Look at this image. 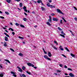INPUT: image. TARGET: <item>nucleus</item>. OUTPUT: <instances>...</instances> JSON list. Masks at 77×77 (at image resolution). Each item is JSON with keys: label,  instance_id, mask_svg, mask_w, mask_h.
Here are the masks:
<instances>
[{"label": "nucleus", "instance_id": "1", "mask_svg": "<svg viewBox=\"0 0 77 77\" xmlns=\"http://www.w3.org/2000/svg\"><path fill=\"white\" fill-rule=\"evenodd\" d=\"M27 65L29 66H32V67H34V68L35 69H37V67L36 66H34V65L33 64L30 63H28Z\"/></svg>", "mask_w": 77, "mask_h": 77}, {"label": "nucleus", "instance_id": "2", "mask_svg": "<svg viewBox=\"0 0 77 77\" xmlns=\"http://www.w3.org/2000/svg\"><path fill=\"white\" fill-rule=\"evenodd\" d=\"M44 57L45 59H47V60H51V59L50 58H49L48 56L46 55H44Z\"/></svg>", "mask_w": 77, "mask_h": 77}, {"label": "nucleus", "instance_id": "3", "mask_svg": "<svg viewBox=\"0 0 77 77\" xmlns=\"http://www.w3.org/2000/svg\"><path fill=\"white\" fill-rule=\"evenodd\" d=\"M56 10H57V12H58V13H60V14H63V13H62V12L61 11H60V10H59V9H56Z\"/></svg>", "mask_w": 77, "mask_h": 77}, {"label": "nucleus", "instance_id": "4", "mask_svg": "<svg viewBox=\"0 0 77 77\" xmlns=\"http://www.w3.org/2000/svg\"><path fill=\"white\" fill-rule=\"evenodd\" d=\"M11 74H13V76H14V77H17V75L15 74V72L12 71L11 72Z\"/></svg>", "mask_w": 77, "mask_h": 77}, {"label": "nucleus", "instance_id": "5", "mask_svg": "<svg viewBox=\"0 0 77 77\" xmlns=\"http://www.w3.org/2000/svg\"><path fill=\"white\" fill-rule=\"evenodd\" d=\"M59 48L60 50H61V51H63V48H62V46L60 45V47Z\"/></svg>", "mask_w": 77, "mask_h": 77}, {"label": "nucleus", "instance_id": "6", "mask_svg": "<svg viewBox=\"0 0 77 77\" xmlns=\"http://www.w3.org/2000/svg\"><path fill=\"white\" fill-rule=\"evenodd\" d=\"M52 20L53 21H54L57 22V21H58V19H57V18H53Z\"/></svg>", "mask_w": 77, "mask_h": 77}, {"label": "nucleus", "instance_id": "7", "mask_svg": "<svg viewBox=\"0 0 77 77\" xmlns=\"http://www.w3.org/2000/svg\"><path fill=\"white\" fill-rule=\"evenodd\" d=\"M41 10L42 11H45V8L42 7L41 8Z\"/></svg>", "mask_w": 77, "mask_h": 77}, {"label": "nucleus", "instance_id": "8", "mask_svg": "<svg viewBox=\"0 0 77 77\" xmlns=\"http://www.w3.org/2000/svg\"><path fill=\"white\" fill-rule=\"evenodd\" d=\"M69 76H70V77H74V75L72 73H70L69 74Z\"/></svg>", "mask_w": 77, "mask_h": 77}, {"label": "nucleus", "instance_id": "9", "mask_svg": "<svg viewBox=\"0 0 77 77\" xmlns=\"http://www.w3.org/2000/svg\"><path fill=\"white\" fill-rule=\"evenodd\" d=\"M17 68H18L19 70L18 71H19V72H23V70L22 69H21V68H20L18 67H17Z\"/></svg>", "mask_w": 77, "mask_h": 77}, {"label": "nucleus", "instance_id": "10", "mask_svg": "<svg viewBox=\"0 0 77 77\" xmlns=\"http://www.w3.org/2000/svg\"><path fill=\"white\" fill-rule=\"evenodd\" d=\"M51 52H48V56L49 57H51Z\"/></svg>", "mask_w": 77, "mask_h": 77}, {"label": "nucleus", "instance_id": "11", "mask_svg": "<svg viewBox=\"0 0 77 77\" xmlns=\"http://www.w3.org/2000/svg\"><path fill=\"white\" fill-rule=\"evenodd\" d=\"M50 19L48 20V21H49L50 22V23L51 22V16H49Z\"/></svg>", "mask_w": 77, "mask_h": 77}, {"label": "nucleus", "instance_id": "12", "mask_svg": "<svg viewBox=\"0 0 77 77\" xmlns=\"http://www.w3.org/2000/svg\"><path fill=\"white\" fill-rule=\"evenodd\" d=\"M37 3H42V1L41 0H38V1H37Z\"/></svg>", "mask_w": 77, "mask_h": 77}, {"label": "nucleus", "instance_id": "13", "mask_svg": "<svg viewBox=\"0 0 77 77\" xmlns=\"http://www.w3.org/2000/svg\"><path fill=\"white\" fill-rule=\"evenodd\" d=\"M50 7L51 8H55V6L54 5H50Z\"/></svg>", "mask_w": 77, "mask_h": 77}, {"label": "nucleus", "instance_id": "14", "mask_svg": "<svg viewBox=\"0 0 77 77\" xmlns=\"http://www.w3.org/2000/svg\"><path fill=\"white\" fill-rule=\"evenodd\" d=\"M4 75H3V73H1V74H0V77H3L4 76Z\"/></svg>", "mask_w": 77, "mask_h": 77}, {"label": "nucleus", "instance_id": "15", "mask_svg": "<svg viewBox=\"0 0 77 77\" xmlns=\"http://www.w3.org/2000/svg\"><path fill=\"white\" fill-rule=\"evenodd\" d=\"M8 40V37L6 36L5 37V40L6 41H7Z\"/></svg>", "mask_w": 77, "mask_h": 77}, {"label": "nucleus", "instance_id": "16", "mask_svg": "<svg viewBox=\"0 0 77 77\" xmlns=\"http://www.w3.org/2000/svg\"><path fill=\"white\" fill-rule=\"evenodd\" d=\"M70 55L71 56H72V57H75V55L72 54H71Z\"/></svg>", "mask_w": 77, "mask_h": 77}, {"label": "nucleus", "instance_id": "17", "mask_svg": "<svg viewBox=\"0 0 77 77\" xmlns=\"http://www.w3.org/2000/svg\"><path fill=\"white\" fill-rule=\"evenodd\" d=\"M65 49L67 51H68V52H70V51L69 50L68 48H65Z\"/></svg>", "mask_w": 77, "mask_h": 77}, {"label": "nucleus", "instance_id": "18", "mask_svg": "<svg viewBox=\"0 0 77 77\" xmlns=\"http://www.w3.org/2000/svg\"><path fill=\"white\" fill-rule=\"evenodd\" d=\"M20 27H23V28H25V26H24L23 25L20 24Z\"/></svg>", "mask_w": 77, "mask_h": 77}, {"label": "nucleus", "instance_id": "19", "mask_svg": "<svg viewBox=\"0 0 77 77\" xmlns=\"http://www.w3.org/2000/svg\"><path fill=\"white\" fill-rule=\"evenodd\" d=\"M5 60V61H6V62H8V63H11V62L9 61V60Z\"/></svg>", "mask_w": 77, "mask_h": 77}, {"label": "nucleus", "instance_id": "20", "mask_svg": "<svg viewBox=\"0 0 77 77\" xmlns=\"http://www.w3.org/2000/svg\"><path fill=\"white\" fill-rule=\"evenodd\" d=\"M11 1V0H6V2H7V3H10V2Z\"/></svg>", "mask_w": 77, "mask_h": 77}, {"label": "nucleus", "instance_id": "21", "mask_svg": "<svg viewBox=\"0 0 77 77\" xmlns=\"http://www.w3.org/2000/svg\"><path fill=\"white\" fill-rule=\"evenodd\" d=\"M52 47L53 48L55 49V50H57V48H56L54 46H52Z\"/></svg>", "mask_w": 77, "mask_h": 77}, {"label": "nucleus", "instance_id": "22", "mask_svg": "<svg viewBox=\"0 0 77 77\" xmlns=\"http://www.w3.org/2000/svg\"><path fill=\"white\" fill-rule=\"evenodd\" d=\"M20 7H22L23 6V4L22 3H20Z\"/></svg>", "mask_w": 77, "mask_h": 77}, {"label": "nucleus", "instance_id": "23", "mask_svg": "<svg viewBox=\"0 0 77 77\" xmlns=\"http://www.w3.org/2000/svg\"><path fill=\"white\" fill-rule=\"evenodd\" d=\"M19 56H23L22 54L21 53H20L19 54Z\"/></svg>", "mask_w": 77, "mask_h": 77}, {"label": "nucleus", "instance_id": "24", "mask_svg": "<svg viewBox=\"0 0 77 77\" xmlns=\"http://www.w3.org/2000/svg\"><path fill=\"white\" fill-rule=\"evenodd\" d=\"M61 33L62 35H65V33H63V31H61Z\"/></svg>", "mask_w": 77, "mask_h": 77}, {"label": "nucleus", "instance_id": "25", "mask_svg": "<svg viewBox=\"0 0 77 77\" xmlns=\"http://www.w3.org/2000/svg\"><path fill=\"white\" fill-rule=\"evenodd\" d=\"M23 9L24 10H26V9H27V8L26 7V6H24L23 8Z\"/></svg>", "mask_w": 77, "mask_h": 77}, {"label": "nucleus", "instance_id": "26", "mask_svg": "<svg viewBox=\"0 0 77 77\" xmlns=\"http://www.w3.org/2000/svg\"><path fill=\"white\" fill-rule=\"evenodd\" d=\"M47 6H48V7H50V3H49V2H48Z\"/></svg>", "mask_w": 77, "mask_h": 77}, {"label": "nucleus", "instance_id": "27", "mask_svg": "<svg viewBox=\"0 0 77 77\" xmlns=\"http://www.w3.org/2000/svg\"><path fill=\"white\" fill-rule=\"evenodd\" d=\"M47 24H48V26H51V24H50V23H49V22H47Z\"/></svg>", "mask_w": 77, "mask_h": 77}, {"label": "nucleus", "instance_id": "28", "mask_svg": "<svg viewBox=\"0 0 77 77\" xmlns=\"http://www.w3.org/2000/svg\"><path fill=\"white\" fill-rule=\"evenodd\" d=\"M54 42L56 44H57V45H58V43H57V42H56V41H54Z\"/></svg>", "mask_w": 77, "mask_h": 77}, {"label": "nucleus", "instance_id": "29", "mask_svg": "<svg viewBox=\"0 0 77 77\" xmlns=\"http://www.w3.org/2000/svg\"><path fill=\"white\" fill-rule=\"evenodd\" d=\"M5 13L7 14V15H9V12H7V11H5Z\"/></svg>", "mask_w": 77, "mask_h": 77}, {"label": "nucleus", "instance_id": "30", "mask_svg": "<svg viewBox=\"0 0 77 77\" xmlns=\"http://www.w3.org/2000/svg\"><path fill=\"white\" fill-rule=\"evenodd\" d=\"M25 68H26V67L25 66H23L22 67V69L23 70H24V69H25Z\"/></svg>", "mask_w": 77, "mask_h": 77}, {"label": "nucleus", "instance_id": "31", "mask_svg": "<svg viewBox=\"0 0 77 77\" xmlns=\"http://www.w3.org/2000/svg\"><path fill=\"white\" fill-rule=\"evenodd\" d=\"M62 19L64 21L65 23H66V20H65V19H64V18H63V17H62Z\"/></svg>", "mask_w": 77, "mask_h": 77}, {"label": "nucleus", "instance_id": "32", "mask_svg": "<svg viewBox=\"0 0 77 77\" xmlns=\"http://www.w3.org/2000/svg\"><path fill=\"white\" fill-rule=\"evenodd\" d=\"M23 20L24 21H27V19H26L25 18H23Z\"/></svg>", "mask_w": 77, "mask_h": 77}, {"label": "nucleus", "instance_id": "33", "mask_svg": "<svg viewBox=\"0 0 77 77\" xmlns=\"http://www.w3.org/2000/svg\"><path fill=\"white\" fill-rule=\"evenodd\" d=\"M57 73H59V72L60 73V72H61V71L60 70H57Z\"/></svg>", "mask_w": 77, "mask_h": 77}, {"label": "nucleus", "instance_id": "34", "mask_svg": "<svg viewBox=\"0 0 77 77\" xmlns=\"http://www.w3.org/2000/svg\"><path fill=\"white\" fill-rule=\"evenodd\" d=\"M19 39H24L23 37H21L20 36H19Z\"/></svg>", "mask_w": 77, "mask_h": 77}, {"label": "nucleus", "instance_id": "35", "mask_svg": "<svg viewBox=\"0 0 77 77\" xmlns=\"http://www.w3.org/2000/svg\"><path fill=\"white\" fill-rule=\"evenodd\" d=\"M60 36H62L63 38H65V36L64 35H63L62 34H60Z\"/></svg>", "mask_w": 77, "mask_h": 77}, {"label": "nucleus", "instance_id": "36", "mask_svg": "<svg viewBox=\"0 0 77 77\" xmlns=\"http://www.w3.org/2000/svg\"><path fill=\"white\" fill-rule=\"evenodd\" d=\"M58 29L59 30H62V29L59 27H58Z\"/></svg>", "mask_w": 77, "mask_h": 77}, {"label": "nucleus", "instance_id": "37", "mask_svg": "<svg viewBox=\"0 0 77 77\" xmlns=\"http://www.w3.org/2000/svg\"><path fill=\"white\" fill-rule=\"evenodd\" d=\"M28 74H29L30 75L31 74V73L30 72H28V71H27L26 72Z\"/></svg>", "mask_w": 77, "mask_h": 77}, {"label": "nucleus", "instance_id": "38", "mask_svg": "<svg viewBox=\"0 0 77 77\" xmlns=\"http://www.w3.org/2000/svg\"><path fill=\"white\" fill-rule=\"evenodd\" d=\"M22 75L23 77H26V75L24 74H23Z\"/></svg>", "mask_w": 77, "mask_h": 77}, {"label": "nucleus", "instance_id": "39", "mask_svg": "<svg viewBox=\"0 0 77 77\" xmlns=\"http://www.w3.org/2000/svg\"><path fill=\"white\" fill-rule=\"evenodd\" d=\"M68 70H69L70 71H72V69H71V68H68Z\"/></svg>", "mask_w": 77, "mask_h": 77}, {"label": "nucleus", "instance_id": "40", "mask_svg": "<svg viewBox=\"0 0 77 77\" xmlns=\"http://www.w3.org/2000/svg\"><path fill=\"white\" fill-rule=\"evenodd\" d=\"M10 50H11V51H13V52H14V51H14V50L12 48H10Z\"/></svg>", "mask_w": 77, "mask_h": 77}, {"label": "nucleus", "instance_id": "41", "mask_svg": "<svg viewBox=\"0 0 77 77\" xmlns=\"http://www.w3.org/2000/svg\"><path fill=\"white\" fill-rule=\"evenodd\" d=\"M15 25L16 26H19V25H20V24L18 23H15Z\"/></svg>", "mask_w": 77, "mask_h": 77}, {"label": "nucleus", "instance_id": "42", "mask_svg": "<svg viewBox=\"0 0 77 77\" xmlns=\"http://www.w3.org/2000/svg\"><path fill=\"white\" fill-rule=\"evenodd\" d=\"M0 18H2V19H4L5 18V17H4L2 16H0Z\"/></svg>", "mask_w": 77, "mask_h": 77}, {"label": "nucleus", "instance_id": "43", "mask_svg": "<svg viewBox=\"0 0 77 77\" xmlns=\"http://www.w3.org/2000/svg\"><path fill=\"white\" fill-rule=\"evenodd\" d=\"M60 67H62L63 66V65L61 64H60Z\"/></svg>", "mask_w": 77, "mask_h": 77}, {"label": "nucleus", "instance_id": "44", "mask_svg": "<svg viewBox=\"0 0 77 77\" xmlns=\"http://www.w3.org/2000/svg\"><path fill=\"white\" fill-rule=\"evenodd\" d=\"M48 2L50 3H51V2H52V0H48Z\"/></svg>", "mask_w": 77, "mask_h": 77}, {"label": "nucleus", "instance_id": "45", "mask_svg": "<svg viewBox=\"0 0 77 77\" xmlns=\"http://www.w3.org/2000/svg\"><path fill=\"white\" fill-rule=\"evenodd\" d=\"M62 56H63L64 57H65L66 58V56H65V55H63V54H62Z\"/></svg>", "mask_w": 77, "mask_h": 77}, {"label": "nucleus", "instance_id": "46", "mask_svg": "<svg viewBox=\"0 0 77 77\" xmlns=\"http://www.w3.org/2000/svg\"><path fill=\"white\" fill-rule=\"evenodd\" d=\"M4 46H5V47H6V46H7V44H5L4 45Z\"/></svg>", "mask_w": 77, "mask_h": 77}, {"label": "nucleus", "instance_id": "47", "mask_svg": "<svg viewBox=\"0 0 77 77\" xmlns=\"http://www.w3.org/2000/svg\"><path fill=\"white\" fill-rule=\"evenodd\" d=\"M60 23H61V24H62V20H60Z\"/></svg>", "mask_w": 77, "mask_h": 77}, {"label": "nucleus", "instance_id": "48", "mask_svg": "<svg viewBox=\"0 0 77 77\" xmlns=\"http://www.w3.org/2000/svg\"><path fill=\"white\" fill-rule=\"evenodd\" d=\"M74 20H75V21H77V17H75L74 18Z\"/></svg>", "mask_w": 77, "mask_h": 77}, {"label": "nucleus", "instance_id": "49", "mask_svg": "<svg viewBox=\"0 0 77 77\" xmlns=\"http://www.w3.org/2000/svg\"><path fill=\"white\" fill-rule=\"evenodd\" d=\"M73 8H74V9H75V10H76V11L77 10V8H76L75 7H74Z\"/></svg>", "mask_w": 77, "mask_h": 77}, {"label": "nucleus", "instance_id": "50", "mask_svg": "<svg viewBox=\"0 0 77 77\" xmlns=\"http://www.w3.org/2000/svg\"><path fill=\"white\" fill-rule=\"evenodd\" d=\"M24 11H25V12H27V9H25V10H24Z\"/></svg>", "mask_w": 77, "mask_h": 77}, {"label": "nucleus", "instance_id": "51", "mask_svg": "<svg viewBox=\"0 0 77 77\" xmlns=\"http://www.w3.org/2000/svg\"><path fill=\"white\" fill-rule=\"evenodd\" d=\"M12 35H15V33L14 32H12Z\"/></svg>", "mask_w": 77, "mask_h": 77}, {"label": "nucleus", "instance_id": "52", "mask_svg": "<svg viewBox=\"0 0 77 77\" xmlns=\"http://www.w3.org/2000/svg\"><path fill=\"white\" fill-rule=\"evenodd\" d=\"M11 31H12V32H14V29L11 28Z\"/></svg>", "mask_w": 77, "mask_h": 77}, {"label": "nucleus", "instance_id": "53", "mask_svg": "<svg viewBox=\"0 0 77 77\" xmlns=\"http://www.w3.org/2000/svg\"><path fill=\"white\" fill-rule=\"evenodd\" d=\"M16 2H20V0H15Z\"/></svg>", "mask_w": 77, "mask_h": 77}, {"label": "nucleus", "instance_id": "54", "mask_svg": "<svg viewBox=\"0 0 77 77\" xmlns=\"http://www.w3.org/2000/svg\"><path fill=\"white\" fill-rule=\"evenodd\" d=\"M54 75L55 74V75H57V73H55L54 74Z\"/></svg>", "mask_w": 77, "mask_h": 77}, {"label": "nucleus", "instance_id": "55", "mask_svg": "<svg viewBox=\"0 0 77 77\" xmlns=\"http://www.w3.org/2000/svg\"><path fill=\"white\" fill-rule=\"evenodd\" d=\"M51 15H52V16H53V15H54V14H51Z\"/></svg>", "mask_w": 77, "mask_h": 77}, {"label": "nucleus", "instance_id": "56", "mask_svg": "<svg viewBox=\"0 0 77 77\" xmlns=\"http://www.w3.org/2000/svg\"><path fill=\"white\" fill-rule=\"evenodd\" d=\"M69 31L70 32H71L72 34H72L73 33H72V31H71V30H69Z\"/></svg>", "mask_w": 77, "mask_h": 77}, {"label": "nucleus", "instance_id": "57", "mask_svg": "<svg viewBox=\"0 0 77 77\" xmlns=\"http://www.w3.org/2000/svg\"><path fill=\"white\" fill-rule=\"evenodd\" d=\"M64 67L65 68H67V66H66V65L64 66Z\"/></svg>", "mask_w": 77, "mask_h": 77}, {"label": "nucleus", "instance_id": "58", "mask_svg": "<svg viewBox=\"0 0 77 77\" xmlns=\"http://www.w3.org/2000/svg\"><path fill=\"white\" fill-rule=\"evenodd\" d=\"M6 36H8V37H9V35H8V34L6 35Z\"/></svg>", "mask_w": 77, "mask_h": 77}, {"label": "nucleus", "instance_id": "59", "mask_svg": "<svg viewBox=\"0 0 77 77\" xmlns=\"http://www.w3.org/2000/svg\"><path fill=\"white\" fill-rule=\"evenodd\" d=\"M0 67L1 68H2V65H0Z\"/></svg>", "mask_w": 77, "mask_h": 77}, {"label": "nucleus", "instance_id": "60", "mask_svg": "<svg viewBox=\"0 0 77 77\" xmlns=\"http://www.w3.org/2000/svg\"><path fill=\"white\" fill-rule=\"evenodd\" d=\"M44 53H45V54H47V52H45H45H44Z\"/></svg>", "mask_w": 77, "mask_h": 77}, {"label": "nucleus", "instance_id": "61", "mask_svg": "<svg viewBox=\"0 0 77 77\" xmlns=\"http://www.w3.org/2000/svg\"><path fill=\"white\" fill-rule=\"evenodd\" d=\"M32 14H35V11H33L32 12Z\"/></svg>", "mask_w": 77, "mask_h": 77}, {"label": "nucleus", "instance_id": "62", "mask_svg": "<svg viewBox=\"0 0 77 77\" xmlns=\"http://www.w3.org/2000/svg\"><path fill=\"white\" fill-rule=\"evenodd\" d=\"M24 14L25 15H27V14L26 13H24Z\"/></svg>", "mask_w": 77, "mask_h": 77}, {"label": "nucleus", "instance_id": "63", "mask_svg": "<svg viewBox=\"0 0 77 77\" xmlns=\"http://www.w3.org/2000/svg\"><path fill=\"white\" fill-rule=\"evenodd\" d=\"M64 74L66 75H68V74H67V73H65Z\"/></svg>", "mask_w": 77, "mask_h": 77}, {"label": "nucleus", "instance_id": "64", "mask_svg": "<svg viewBox=\"0 0 77 77\" xmlns=\"http://www.w3.org/2000/svg\"><path fill=\"white\" fill-rule=\"evenodd\" d=\"M4 34H5L6 35H7V33H4Z\"/></svg>", "mask_w": 77, "mask_h": 77}]
</instances>
